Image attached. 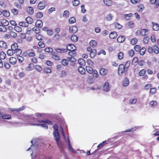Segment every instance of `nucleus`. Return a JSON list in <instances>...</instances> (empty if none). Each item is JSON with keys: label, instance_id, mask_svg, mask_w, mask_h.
Listing matches in <instances>:
<instances>
[{"label": "nucleus", "instance_id": "obj_18", "mask_svg": "<svg viewBox=\"0 0 159 159\" xmlns=\"http://www.w3.org/2000/svg\"><path fill=\"white\" fill-rule=\"evenodd\" d=\"M68 148L71 151L73 152H75V151L72 148V147L71 146L70 141L69 139V137L68 138Z\"/></svg>", "mask_w": 159, "mask_h": 159}, {"label": "nucleus", "instance_id": "obj_61", "mask_svg": "<svg viewBox=\"0 0 159 159\" xmlns=\"http://www.w3.org/2000/svg\"><path fill=\"white\" fill-rule=\"evenodd\" d=\"M134 50L137 52H139L141 48L140 46L136 45L134 47Z\"/></svg>", "mask_w": 159, "mask_h": 159}, {"label": "nucleus", "instance_id": "obj_16", "mask_svg": "<svg viewBox=\"0 0 159 159\" xmlns=\"http://www.w3.org/2000/svg\"><path fill=\"white\" fill-rule=\"evenodd\" d=\"M125 40V38L124 36H119L117 39V41L119 43H123Z\"/></svg>", "mask_w": 159, "mask_h": 159}, {"label": "nucleus", "instance_id": "obj_40", "mask_svg": "<svg viewBox=\"0 0 159 159\" xmlns=\"http://www.w3.org/2000/svg\"><path fill=\"white\" fill-rule=\"evenodd\" d=\"M112 17L113 16L111 14H109L106 16L105 18L106 20L109 21L112 20Z\"/></svg>", "mask_w": 159, "mask_h": 159}, {"label": "nucleus", "instance_id": "obj_32", "mask_svg": "<svg viewBox=\"0 0 159 159\" xmlns=\"http://www.w3.org/2000/svg\"><path fill=\"white\" fill-rule=\"evenodd\" d=\"M18 48V45L16 43H14L11 46V49L14 51Z\"/></svg>", "mask_w": 159, "mask_h": 159}, {"label": "nucleus", "instance_id": "obj_3", "mask_svg": "<svg viewBox=\"0 0 159 159\" xmlns=\"http://www.w3.org/2000/svg\"><path fill=\"white\" fill-rule=\"evenodd\" d=\"M53 134L54 138V139L56 140V142L57 143L58 147H59V141L60 139V136L58 131L55 130V131H53Z\"/></svg>", "mask_w": 159, "mask_h": 159}, {"label": "nucleus", "instance_id": "obj_28", "mask_svg": "<svg viewBox=\"0 0 159 159\" xmlns=\"http://www.w3.org/2000/svg\"><path fill=\"white\" fill-rule=\"evenodd\" d=\"M153 52L157 54L159 53V48L157 45H154L153 46Z\"/></svg>", "mask_w": 159, "mask_h": 159}, {"label": "nucleus", "instance_id": "obj_35", "mask_svg": "<svg viewBox=\"0 0 159 159\" xmlns=\"http://www.w3.org/2000/svg\"><path fill=\"white\" fill-rule=\"evenodd\" d=\"M75 50H71L68 52V54L71 57H75L76 55Z\"/></svg>", "mask_w": 159, "mask_h": 159}, {"label": "nucleus", "instance_id": "obj_54", "mask_svg": "<svg viewBox=\"0 0 159 159\" xmlns=\"http://www.w3.org/2000/svg\"><path fill=\"white\" fill-rule=\"evenodd\" d=\"M11 11L15 15H17L18 13V11L16 9H11Z\"/></svg>", "mask_w": 159, "mask_h": 159}, {"label": "nucleus", "instance_id": "obj_62", "mask_svg": "<svg viewBox=\"0 0 159 159\" xmlns=\"http://www.w3.org/2000/svg\"><path fill=\"white\" fill-rule=\"evenodd\" d=\"M75 21L76 20L73 17H71L69 19V22L70 24H73L75 23Z\"/></svg>", "mask_w": 159, "mask_h": 159}, {"label": "nucleus", "instance_id": "obj_47", "mask_svg": "<svg viewBox=\"0 0 159 159\" xmlns=\"http://www.w3.org/2000/svg\"><path fill=\"white\" fill-rule=\"evenodd\" d=\"M6 57V55L5 53L3 52H2L0 53V59H4Z\"/></svg>", "mask_w": 159, "mask_h": 159}, {"label": "nucleus", "instance_id": "obj_6", "mask_svg": "<svg viewBox=\"0 0 159 159\" xmlns=\"http://www.w3.org/2000/svg\"><path fill=\"white\" fill-rule=\"evenodd\" d=\"M109 83L107 82H106L103 86V90L105 92H107L109 90Z\"/></svg>", "mask_w": 159, "mask_h": 159}, {"label": "nucleus", "instance_id": "obj_20", "mask_svg": "<svg viewBox=\"0 0 159 159\" xmlns=\"http://www.w3.org/2000/svg\"><path fill=\"white\" fill-rule=\"evenodd\" d=\"M90 57L92 58H93L96 55V51L95 49L93 50V51L90 52Z\"/></svg>", "mask_w": 159, "mask_h": 159}, {"label": "nucleus", "instance_id": "obj_36", "mask_svg": "<svg viewBox=\"0 0 159 159\" xmlns=\"http://www.w3.org/2000/svg\"><path fill=\"white\" fill-rule=\"evenodd\" d=\"M103 2L104 4L107 6H110L112 4L111 0H104Z\"/></svg>", "mask_w": 159, "mask_h": 159}, {"label": "nucleus", "instance_id": "obj_1", "mask_svg": "<svg viewBox=\"0 0 159 159\" xmlns=\"http://www.w3.org/2000/svg\"><path fill=\"white\" fill-rule=\"evenodd\" d=\"M35 140V139L32 140L31 141V143H33V141H34ZM37 147L36 145L35 144H32L31 145L30 147L27 150V151L30 150H32V152L31 154V155L32 156V159H34V157H36L35 156L34 151L37 149Z\"/></svg>", "mask_w": 159, "mask_h": 159}, {"label": "nucleus", "instance_id": "obj_60", "mask_svg": "<svg viewBox=\"0 0 159 159\" xmlns=\"http://www.w3.org/2000/svg\"><path fill=\"white\" fill-rule=\"evenodd\" d=\"M69 13L68 11L65 10L64 11L63 16L66 18H68L69 17Z\"/></svg>", "mask_w": 159, "mask_h": 159}, {"label": "nucleus", "instance_id": "obj_33", "mask_svg": "<svg viewBox=\"0 0 159 159\" xmlns=\"http://www.w3.org/2000/svg\"><path fill=\"white\" fill-rule=\"evenodd\" d=\"M0 47L3 48H7L6 43L3 41H0Z\"/></svg>", "mask_w": 159, "mask_h": 159}, {"label": "nucleus", "instance_id": "obj_17", "mask_svg": "<svg viewBox=\"0 0 159 159\" xmlns=\"http://www.w3.org/2000/svg\"><path fill=\"white\" fill-rule=\"evenodd\" d=\"M35 25L37 27L41 28L43 26V22L41 20H37L35 23Z\"/></svg>", "mask_w": 159, "mask_h": 159}, {"label": "nucleus", "instance_id": "obj_48", "mask_svg": "<svg viewBox=\"0 0 159 159\" xmlns=\"http://www.w3.org/2000/svg\"><path fill=\"white\" fill-rule=\"evenodd\" d=\"M79 64L81 66H84L85 64V61L83 59H80L78 61Z\"/></svg>", "mask_w": 159, "mask_h": 159}, {"label": "nucleus", "instance_id": "obj_4", "mask_svg": "<svg viewBox=\"0 0 159 159\" xmlns=\"http://www.w3.org/2000/svg\"><path fill=\"white\" fill-rule=\"evenodd\" d=\"M108 72V70L107 69L104 68H102L100 70L99 74L101 75L104 76L107 74Z\"/></svg>", "mask_w": 159, "mask_h": 159}, {"label": "nucleus", "instance_id": "obj_2", "mask_svg": "<svg viewBox=\"0 0 159 159\" xmlns=\"http://www.w3.org/2000/svg\"><path fill=\"white\" fill-rule=\"evenodd\" d=\"M126 71V68L125 66V65L123 64H120L118 68V74L122 76L124 73H125Z\"/></svg>", "mask_w": 159, "mask_h": 159}, {"label": "nucleus", "instance_id": "obj_63", "mask_svg": "<svg viewBox=\"0 0 159 159\" xmlns=\"http://www.w3.org/2000/svg\"><path fill=\"white\" fill-rule=\"evenodd\" d=\"M14 30L17 32H20L21 31V28L19 26H15L14 28Z\"/></svg>", "mask_w": 159, "mask_h": 159}, {"label": "nucleus", "instance_id": "obj_46", "mask_svg": "<svg viewBox=\"0 0 159 159\" xmlns=\"http://www.w3.org/2000/svg\"><path fill=\"white\" fill-rule=\"evenodd\" d=\"M33 30L35 32L36 34H38L40 32L39 29L37 26L33 28Z\"/></svg>", "mask_w": 159, "mask_h": 159}, {"label": "nucleus", "instance_id": "obj_5", "mask_svg": "<svg viewBox=\"0 0 159 159\" xmlns=\"http://www.w3.org/2000/svg\"><path fill=\"white\" fill-rule=\"evenodd\" d=\"M52 57L56 60H59L60 59V57L58 55V53L56 52H53L51 54Z\"/></svg>", "mask_w": 159, "mask_h": 159}, {"label": "nucleus", "instance_id": "obj_15", "mask_svg": "<svg viewBox=\"0 0 159 159\" xmlns=\"http://www.w3.org/2000/svg\"><path fill=\"white\" fill-rule=\"evenodd\" d=\"M153 29L155 31L159 30V25L157 23H153Z\"/></svg>", "mask_w": 159, "mask_h": 159}, {"label": "nucleus", "instance_id": "obj_13", "mask_svg": "<svg viewBox=\"0 0 159 159\" xmlns=\"http://www.w3.org/2000/svg\"><path fill=\"white\" fill-rule=\"evenodd\" d=\"M117 36V33L116 32H111L109 35V37L111 39H114Z\"/></svg>", "mask_w": 159, "mask_h": 159}, {"label": "nucleus", "instance_id": "obj_57", "mask_svg": "<svg viewBox=\"0 0 159 159\" xmlns=\"http://www.w3.org/2000/svg\"><path fill=\"white\" fill-rule=\"evenodd\" d=\"M35 69L38 72H40L42 70V67L39 65H36L35 66Z\"/></svg>", "mask_w": 159, "mask_h": 159}, {"label": "nucleus", "instance_id": "obj_52", "mask_svg": "<svg viewBox=\"0 0 159 159\" xmlns=\"http://www.w3.org/2000/svg\"><path fill=\"white\" fill-rule=\"evenodd\" d=\"M150 40V38L148 36L145 37L143 40V42L145 43H147Z\"/></svg>", "mask_w": 159, "mask_h": 159}, {"label": "nucleus", "instance_id": "obj_12", "mask_svg": "<svg viewBox=\"0 0 159 159\" xmlns=\"http://www.w3.org/2000/svg\"><path fill=\"white\" fill-rule=\"evenodd\" d=\"M37 121L40 123H45L49 125H52V122L48 120H37Z\"/></svg>", "mask_w": 159, "mask_h": 159}, {"label": "nucleus", "instance_id": "obj_51", "mask_svg": "<svg viewBox=\"0 0 159 159\" xmlns=\"http://www.w3.org/2000/svg\"><path fill=\"white\" fill-rule=\"evenodd\" d=\"M146 51V48H142L140 49V50L139 51L140 54L142 55H143L145 54Z\"/></svg>", "mask_w": 159, "mask_h": 159}, {"label": "nucleus", "instance_id": "obj_10", "mask_svg": "<svg viewBox=\"0 0 159 159\" xmlns=\"http://www.w3.org/2000/svg\"><path fill=\"white\" fill-rule=\"evenodd\" d=\"M67 49L64 48H55V50L57 53H62L67 52Z\"/></svg>", "mask_w": 159, "mask_h": 159}, {"label": "nucleus", "instance_id": "obj_21", "mask_svg": "<svg viewBox=\"0 0 159 159\" xmlns=\"http://www.w3.org/2000/svg\"><path fill=\"white\" fill-rule=\"evenodd\" d=\"M22 53L21 50L19 48H18L14 51V53L17 56H19Z\"/></svg>", "mask_w": 159, "mask_h": 159}, {"label": "nucleus", "instance_id": "obj_24", "mask_svg": "<svg viewBox=\"0 0 159 159\" xmlns=\"http://www.w3.org/2000/svg\"><path fill=\"white\" fill-rule=\"evenodd\" d=\"M27 11L28 14L32 15L34 13V10L32 7H28L27 8Z\"/></svg>", "mask_w": 159, "mask_h": 159}, {"label": "nucleus", "instance_id": "obj_26", "mask_svg": "<svg viewBox=\"0 0 159 159\" xmlns=\"http://www.w3.org/2000/svg\"><path fill=\"white\" fill-rule=\"evenodd\" d=\"M97 43L94 40H92L89 43V45L90 46L94 48L97 45Z\"/></svg>", "mask_w": 159, "mask_h": 159}, {"label": "nucleus", "instance_id": "obj_11", "mask_svg": "<svg viewBox=\"0 0 159 159\" xmlns=\"http://www.w3.org/2000/svg\"><path fill=\"white\" fill-rule=\"evenodd\" d=\"M140 30L141 35L142 36L147 35L148 34V30L147 29H141Z\"/></svg>", "mask_w": 159, "mask_h": 159}, {"label": "nucleus", "instance_id": "obj_29", "mask_svg": "<svg viewBox=\"0 0 159 159\" xmlns=\"http://www.w3.org/2000/svg\"><path fill=\"white\" fill-rule=\"evenodd\" d=\"M1 22L2 24L5 26H7L9 24L8 21L5 19L2 20Z\"/></svg>", "mask_w": 159, "mask_h": 159}, {"label": "nucleus", "instance_id": "obj_14", "mask_svg": "<svg viewBox=\"0 0 159 159\" xmlns=\"http://www.w3.org/2000/svg\"><path fill=\"white\" fill-rule=\"evenodd\" d=\"M34 67V65L32 63H30L26 67V70L27 71H30L32 70Z\"/></svg>", "mask_w": 159, "mask_h": 159}, {"label": "nucleus", "instance_id": "obj_34", "mask_svg": "<svg viewBox=\"0 0 159 159\" xmlns=\"http://www.w3.org/2000/svg\"><path fill=\"white\" fill-rule=\"evenodd\" d=\"M151 3L152 4H156L157 7L159 5V0H150Z\"/></svg>", "mask_w": 159, "mask_h": 159}, {"label": "nucleus", "instance_id": "obj_23", "mask_svg": "<svg viewBox=\"0 0 159 159\" xmlns=\"http://www.w3.org/2000/svg\"><path fill=\"white\" fill-rule=\"evenodd\" d=\"M10 62L12 64H15L16 62V59L14 57H11L9 60Z\"/></svg>", "mask_w": 159, "mask_h": 159}, {"label": "nucleus", "instance_id": "obj_56", "mask_svg": "<svg viewBox=\"0 0 159 159\" xmlns=\"http://www.w3.org/2000/svg\"><path fill=\"white\" fill-rule=\"evenodd\" d=\"M2 118L4 119H10L11 118V116L10 115H2Z\"/></svg>", "mask_w": 159, "mask_h": 159}, {"label": "nucleus", "instance_id": "obj_8", "mask_svg": "<svg viewBox=\"0 0 159 159\" xmlns=\"http://www.w3.org/2000/svg\"><path fill=\"white\" fill-rule=\"evenodd\" d=\"M69 30L70 33L75 34L78 31V29L76 26H72L70 28Z\"/></svg>", "mask_w": 159, "mask_h": 159}, {"label": "nucleus", "instance_id": "obj_49", "mask_svg": "<svg viewBox=\"0 0 159 159\" xmlns=\"http://www.w3.org/2000/svg\"><path fill=\"white\" fill-rule=\"evenodd\" d=\"M137 99H132L129 100V103L130 104H134L137 102Z\"/></svg>", "mask_w": 159, "mask_h": 159}, {"label": "nucleus", "instance_id": "obj_53", "mask_svg": "<svg viewBox=\"0 0 159 159\" xmlns=\"http://www.w3.org/2000/svg\"><path fill=\"white\" fill-rule=\"evenodd\" d=\"M7 54L10 56H12L14 54V51L12 50V49H8L7 51Z\"/></svg>", "mask_w": 159, "mask_h": 159}, {"label": "nucleus", "instance_id": "obj_59", "mask_svg": "<svg viewBox=\"0 0 159 159\" xmlns=\"http://www.w3.org/2000/svg\"><path fill=\"white\" fill-rule=\"evenodd\" d=\"M80 3V1L79 0H74L73 1V5L75 6H78Z\"/></svg>", "mask_w": 159, "mask_h": 159}, {"label": "nucleus", "instance_id": "obj_58", "mask_svg": "<svg viewBox=\"0 0 159 159\" xmlns=\"http://www.w3.org/2000/svg\"><path fill=\"white\" fill-rule=\"evenodd\" d=\"M130 64V62L129 61H127L126 62L125 66L126 68V71H127L129 67Z\"/></svg>", "mask_w": 159, "mask_h": 159}, {"label": "nucleus", "instance_id": "obj_27", "mask_svg": "<svg viewBox=\"0 0 159 159\" xmlns=\"http://www.w3.org/2000/svg\"><path fill=\"white\" fill-rule=\"evenodd\" d=\"M79 72L81 74L84 75L85 73V69L82 67L80 66L78 69Z\"/></svg>", "mask_w": 159, "mask_h": 159}, {"label": "nucleus", "instance_id": "obj_25", "mask_svg": "<svg viewBox=\"0 0 159 159\" xmlns=\"http://www.w3.org/2000/svg\"><path fill=\"white\" fill-rule=\"evenodd\" d=\"M25 108V107L23 106L21 107H20L19 108H12L11 109V110L13 111H20L23 110Z\"/></svg>", "mask_w": 159, "mask_h": 159}, {"label": "nucleus", "instance_id": "obj_19", "mask_svg": "<svg viewBox=\"0 0 159 159\" xmlns=\"http://www.w3.org/2000/svg\"><path fill=\"white\" fill-rule=\"evenodd\" d=\"M129 84V80L127 78H125L123 82V85L124 86L126 87Z\"/></svg>", "mask_w": 159, "mask_h": 159}, {"label": "nucleus", "instance_id": "obj_30", "mask_svg": "<svg viewBox=\"0 0 159 159\" xmlns=\"http://www.w3.org/2000/svg\"><path fill=\"white\" fill-rule=\"evenodd\" d=\"M25 20L28 24H31L33 23V19L29 16H28L25 18Z\"/></svg>", "mask_w": 159, "mask_h": 159}, {"label": "nucleus", "instance_id": "obj_42", "mask_svg": "<svg viewBox=\"0 0 159 159\" xmlns=\"http://www.w3.org/2000/svg\"><path fill=\"white\" fill-rule=\"evenodd\" d=\"M7 30V29L5 26L3 25H0V31L5 32Z\"/></svg>", "mask_w": 159, "mask_h": 159}, {"label": "nucleus", "instance_id": "obj_22", "mask_svg": "<svg viewBox=\"0 0 159 159\" xmlns=\"http://www.w3.org/2000/svg\"><path fill=\"white\" fill-rule=\"evenodd\" d=\"M92 74H93V77L95 78H97L99 76V75L98 74V71L95 70H94L93 71V73Z\"/></svg>", "mask_w": 159, "mask_h": 159}, {"label": "nucleus", "instance_id": "obj_44", "mask_svg": "<svg viewBox=\"0 0 159 159\" xmlns=\"http://www.w3.org/2000/svg\"><path fill=\"white\" fill-rule=\"evenodd\" d=\"M94 81L93 77H89L87 79L88 82L89 84L93 83Z\"/></svg>", "mask_w": 159, "mask_h": 159}, {"label": "nucleus", "instance_id": "obj_43", "mask_svg": "<svg viewBox=\"0 0 159 159\" xmlns=\"http://www.w3.org/2000/svg\"><path fill=\"white\" fill-rule=\"evenodd\" d=\"M73 57H68L67 58V60L71 62H75L76 61V60Z\"/></svg>", "mask_w": 159, "mask_h": 159}, {"label": "nucleus", "instance_id": "obj_55", "mask_svg": "<svg viewBox=\"0 0 159 159\" xmlns=\"http://www.w3.org/2000/svg\"><path fill=\"white\" fill-rule=\"evenodd\" d=\"M137 39L133 38L131 40L130 43L134 45L137 43Z\"/></svg>", "mask_w": 159, "mask_h": 159}, {"label": "nucleus", "instance_id": "obj_37", "mask_svg": "<svg viewBox=\"0 0 159 159\" xmlns=\"http://www.w3.org/2000/svg\"><path fill=\"white\" fill-rule=\"evenodd\" d=\"M87 71L90 74H92L93 70L92 67L89 66H87L86 67Z\"/></svg>", "mask_w": 159, "mask_h": 159}, {"label": "nucleus", "instance_id": "obj_39", "mask_svg": "<svg viewBox=\"0 0 159 159\" xmlns=\"http://www.w3.org/2000/svg\"><path fill=\"white\" fill-rule=\"evenodd\" d=\"M124 16L126 19L129 20L132 16V14L131 13H130L129 14H125Z\"/></svg>", "mask_w": 159, "mask_h": 159}, {"label": "nucleus", "instance_id": "obj_7", "mask_svg": "<svg viewBox=\"0 0 159 159\" xmlns=\"http://www.w3.org/2000/svg\"><path fill=\"white\" fill-rule=\"evenodd\" d=\"M45 2H40L38 4V8L39 10H42L45 8Z\"/></svg>", "mask_w": 159, "mask_h": 159}, {"label": "nucleus", "instance_id": "obj_50", "mask_svg": "<svg viewBox=\"0 0 159 159\" xmlns=\"http://www.w3.org/2000/svg\"><path fill=\"white\" fill-rule=\"evenodd\" d=\"M19 24L20 26L25 27H27L28 25V24L26 22H21L19 23Z\"/></svg>", "mask_w": 159, "mask_h": 159}, {"label": "nucleus", "instance_id": "obj_38", "mask_svg": "<svg viewBox=\"0 0 159 159\" xmlns=\"http://www.w3.org/2000/svg\"><path fill=\"white\" fill-rule=\"evenodd\" d=\"M138 62V59L137 57H134L133 58L132 64L134 66H136Z\"/></svg>", "mask_w": 159, "mask_h": 159}, {"label": "nucleus", "instance_id": "obj_31", "mask_svg": "<svg viewBox=\"0 0 159 159\" xmlns=\"http://www.w3.org/2000/svg\"><path fill=\"white\" fill-rule=\"evenodd\" d=\"M2 14L4 16L6 17L9 16L10 15L9 11L7 10H4L3 12H2Z\"/></svg>", "mask_w": 159, "mask_h": 159}, {"label": "nucleus", "instance_id": "obj_45", "mask_svg": "<svg viewBox=\"0 0 159 159\" xmlns=\"http://www.w3.org/2000/svg\"><path fill=\"white\" fill-rule=\"evenodd\" d=\"M67 60L66 59H63L61 61V64L64 66H66L68 65V63Z\"/></svg>", "mask_w": 159, "mask_h": 159}, {"label": "nucleus", "instance_id": "obj_41", "mask_svg": "<svg viewBox=\"0 0 159 159\" xmlns=\"http://www.w3.org/2000/svg\"><path fill=\"white\" fill-rule=\"evenodd\" d=\"M71 39L73 42H75L78 41V37L76 35H73L71 37Z\"/></svg>", "mask_w": 159, "mask_h": 159}, {"label": "nucleus", "instance_id": "obj_9", "mask_svg": "<svg viewBox=\"0 0 159 159\" xmlns=\"http://www.w3.org/2000/svg\"><path fill=\"white\" fill-rule=\"evenodd\" d=\"M76 49V47L73 44H69L66 47L67 51V50L71 51V50H75Z\"/></svg>", "mask_w": 159, "mask_h": 159}, {"label": "nucleus", "instance_id": "obj_64", "mask_svg": "<svg viewBox=\"0 0 159 159\" xmlns=\"http://www.w3.org/2000/svg\"><path fill=\"white\" fill-rule=\"evenodd\" d=\"M4 66L7 69H9L10 67V64L7 62L4 63Z\"/></svg>", "mask_w": 159, "mask_h": 159}]
</instances>
